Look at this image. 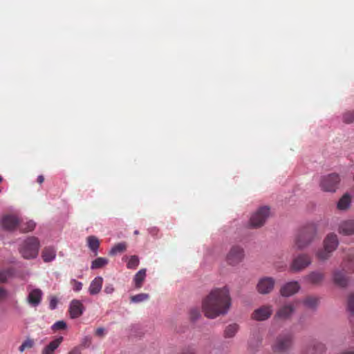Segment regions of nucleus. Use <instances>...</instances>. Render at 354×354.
I'll list each match as a JSON object with an SVG mask.
<instances>
[{
	"mask_svg": "<svg viewBox=\"0 0 354 354\" xmlns=\"http://www.w3.org/2000/svg\"><path fill=\"white\" fill-rule=\"evenodd\" d=\"M338 244L339 241L336 234L333 233L328 234L324 241V248L317 251L316 257L320 261L328 259L337 249Z\"/></svg>",
	"mask_w": 354,
	"mask_h": 354,
	"instance_id": "obj_3",
	"label": "nucleus"
},
{
	"mask_svg": "<svg viewBox=\"0 0 354 354\" xmlns=\"http://www.w3.org/2000/svg\"><path fill=\"white\" fill-rule=\"evenodd\" d=\"M149 299V295L147 293H140L133 295L130 297L131 303H140L147 301Z\"/></svg>",
	"mask_w": 354,
	"mask_h": 354,
	"instance_id": "obj_30",
	"label": "nucleus"
},
{
	"mask_svg": "<svg viewBox=\"0 0 354 354\" xmlns=\"http://www.w3.org/2000/svg\"><path fill=\"white\" fill-rule=\"evenodd\" d=\"M139 258L138 256H131L127 262V267L129 269H136L139 265Z\"/></svg>",
	"mask_w": 354,
	"mask_h": 354,
	"instance_id": "obj_32",
	"label": "nucleus"
},
{
	"mask_svg": "<svg viewBox=\"0 0 354 354\" xmlns=\"http://www.w3.org/2000/svg\"><path fill=\"white\" fill-rule=\"evenodd\" d=\"M347 308L349 312L354 314V292L351 293L348 297Z\"/></svg>",
	"mask_w": 354,
	"mask_h": 354,
	"instance_id": "obj_37",
	"label": "nucleus"
},
{
	"mask_svg": "<svg viewBox=\"0 0 354 354\" xmlns=\"http://www.w3.org/2000/svg\"><path fill=\"white\" fill-rule=\"evenodd\" d=\"M325 351V346L321 342H315L313 351L308 354H322Z\"/></svg>",
	"mask_w": 354,
	"mask_h": 354,
	"instance_id": "obj_33",
	"label": "nucleus"
},
{
	"mask_svg": "<svg viewBox=\"0 0 354 354\" xmlns=\"http://www.w3.org/2000/svg\"><path fill=\"white\" fill-rule=\"evenodd\" d=\"M333 283L339 287L345 288L348 285V279L346 275L345 270H335L333 272Z\"/></svg>",
	"mask_w": 354,
	"mask_h": 354,
	"instance_id": "obj_13",
	"label": "nucleus"
},
{
	"mask_svg": "<svg viewBox=\"0 0 354 354\" xmlns=\"http://www.w3.org/2000/svg\"><path fill=\"white\" fill-rule=\"evenodd\" d=\"M8 292L6 289L0 287V299H4L7 297Z\"/></svg>",
	"mask_w": 354,
	"mask_h": 354,
	"instance_id": "obj_47",
	"label": "nucleus"
},
{
	"mask_svg": "<svg viewBox=\"0 0 354 354\" xmlns=\"http://www.w3.org/2000/svg\"><path fill=\"white\" fill-rule=\"evenodd\" d=\"M341 354H354V352L353 351L344 352V353H342Z\"/></svg>",
	"mask_w": 354,
	"mask_h": 354,
	"instance_id": "obj_50",
	"label": "nucleus"
},
{
	"mask_svg": "<svg viewBox=\"0 0 354 354\" xmlns=\"http://www.w3.org/2000/svg\"><path fill=\"white\" fill-rule=\"evenodd\" d=\"M312 261L307 254H300L293 259L290 269L292 272H299L310 265Z\"/></svg>",
	"mask_w": 354,
	"mask_h": 354,
	"instance_id": "obj_8",
	"label": "nucleus"
},
{
	"mask_svg": "<svg viewBox=\"0 0 354 354\" xmlns=\"http://www.w3.org/2000/svg\"><path fill=\"white\" fill-rule=\"evenodd\" d=\"M19 219L12 215H8L2 219V226L4 229L8 230H12L16 228L19 225Z\"/></svg>",
	"mask_w": 354,
	"mask_h": 354,
	"instance_id": "obj_17",
	"label": "nucleus"
},
{
	"mask_svg": "<svg viewBox=\"0 0 354 354\" xmlns=\"http://www.w3.org/2000/svg\"><path fill=\"white\" fill-rule=\"evenodd\" d=\"M56 257V250L53 247H46L41 252V257L44 262H50Z\"/></svg>",
	"mask_w": 354,
	"mask_h": 354,
	"instance_id": "obj_22",
	"label": "nucleus"
},
{
	"mask_svg": "<svg viewBox=\"0 0 354 354\" xmlns=\"http://www.w3.org/2000/svg\"><path fill=\"white\" fill-rule=\"evenodd\" d=\"M230 306L231 297L226 286L213 289L202 302L204 314L209 319L226 314Z\"/></svg>",
	"mask_w": 354,
	"mask_h": 354,
	"instance_id": "obj_1",
	"label": "nucleus"
},
{
	"mask_svg": "<svg viewBox=\"0 0 354 354\" xmlns=\"http://www.w3.org/2000/svg\"><path fill=\"white\" fill-rule=\"evenodd\" d=\"M86 339H88V340H89V341H90V338H89V337H86Z\"/></svg>",
	"mask_w": 354,
	"mask_h": 354,
	"instance_id": "obj_53",
	"label": "nucleus"
},
{
	"mask_svg": "<svg viewBox=\"0 0 354 354\" xmlns=\"http://www.w3.org/2000/svg\"><path fill=\"white\" fill-rule=\"evenodd\" d=\"M134 234H138V231L136 230V231L134 232Z\"/></svg>",
	"mask_w": 354,
	"mask_h": 354,
	"instance_id": "obj_51",
	"label": "nucleus"
},
{
	"mask_svg": "<svg viewBox=\"0 0 354 354\" xmlns=\"http://www.w3.org/2000/svg\"><path fill=\"white\" fill-rule=\"evenodd\" d=\"M68 354H81V351L79 348L75 347L73 348Z\"/></svg>",
	"mask_w": 354,
	"mask_h": 354,
	"instance_id": "obj_48",
	"label": "nucleus"
},
{
	"mask_svg": "<svg viewBox=\"0 0 354 354\" xmlns=\"http://www.w3.org/2000/svg\"><path fill=\"white\" fill-rule=\"evenodd\" d=\"M345 265L348 270L354 272V257L348 255L346 261H345Z\"/></svg>",
	"mask_w": 354,
	"mask_h": 354,
	"instance_id": "obj_39",
	"label": "nucleus"
},
{
	"mask_svg": "<svg viewBox=\"0 0 354 354\" xmlns=\"http://www.w3.org/2000/svg\"><path fill=\"white\" fill-rule=\"evenodd\" d=\"M295 308V303L286 304L278 309L275 317L281 319H288L292 316Z\"/></svg>",
	"mask_w": 354,
	"mask_h": 354,
	"instance_id": "obj_12",
	"label": "nucleus"
},
{
	"mask_svg": "<svg viewBox=\"0 0 354 354\" xmlns=\"http://www.w3.org/2000/svg\"><path fill=\"white\" fill-rule=\"evenodd\" d=\"M44 181V176L42 175H39L38 177H37V182L39 184H41L43 183V182Z\"/></svg>",
	"mask_w": 354,
	"mask_h": 354,
	"instance_id": "obj_49",
	"label": "nucleus"
},
{
	"mask_svg": "<svg viewBox=\"0 0 354 354\" xmlns=\"http://www.w3.org/2000/svg\"><path fill=\"white\" fill-rule=\"evenodd\" d=\"M88 248L93 252L95 256L97 255V250L100 247V241L95 236H88L86 239Z\"/></svg>",
	"mask_w": 354,
	"mask_h": 354,
	"instance_id": "obj_23",
	"label": "nucleus"
},
{
	"mask_svg": "<svg viewBox=\"0 0 354 354\" xmlns=\"http://www.w3.org/2000/svg\"><path fill=\"white\" fill-rule=\"evenodd\" d=\"M40 247L39 240L33 236L24 240L19 247V252L26 259H35L38 255Z\"/></svg>",
	"mask_w": 354,
	"mask_h": 354,
	"instance_id": "obj_4",
	"label": "nucleus"
},
{
	"mask_svg": "<svg viewBox=\"0 0 354 354\" xmlns=\"http://www.w3.org/2000/svg\"><path fill=\"white\" fill-rule=\"evenodd\" d=\"M293 338L292 333L289 332L280 334L272 345L273 350L278 352L288 351L292 346Z\"/></svg>",
	"mask_w": 354,
	"mask_h": 354,
	"instance_id": "obj_6",
	"label": "nucleus"
},
{
	"mask_svg": "<svg viewBox=\"0 0 354 354\" xmlns=\"http://www.w3.org/2000/svg\"><path fill=\"white\" fill-rule=\"evenodd\" d=\"M340 178L337 174H330L321 178L319 186L324 192H335L338 188Z\"/></svg>",
	"mask_w": 354,
	"mask_h": 354,
	"instance_id": "obj_5",
	"label": "nucleus"
},
{
	"mask_svg": "<svg viewBox=\"0 0 354 354\" xmlns=\"http://www.w3.org/2000/svg\"><path fill=\"white\" fill-rule=\"evenodd\" d=\"M127 249V244L124 242L118 243L115 245L109 252L110 255H115L118 253L123 252Z\"/></svg>",
	"mask_w": 354,
	"mask_h": 354,
	"instance_id": "obj_29",
	"label": "nucleus"
},
{
	"mask_svg": "<svg viewBox=\"0 0 354 354\" xmlns=\"http://www.w3.org/2000/svg\"><path fill=\"white\" fill-rule=\"evenodd\" d=\"M35 340L30 337H27L19 347V351L23 353L27 349H30L35 346Z\"/></svg>",
	"mask_w": 354,
	"mask_h": 354,
	"instance_id": "obj_28",
	"label": "nucleus"
},
{
	"mask_svg": "<svg viewBox=\"0 0 354 354\" xmlns=\"http://www.w3.org/2000/svg\"><path fill=\"white\" fill-rule=\"evenodd\" d=\"M104 291L105 293L110 295V294H112L115 291V288L113 284L108 283V284H106Z\"/></svg>",
	"mask_w": 354,
	"mask_h": 354,
	"instance_id": "obj_44",
	"label": "nucleus"
},
{
	"mask_svg": "<svg viewBox=\"0 0 354 354\" xmlns=\"http://www.w3.org/2000/svg\"><path fill=\"white\" fill-rule=\"evenodd\" d=\"M214 345L212 342H207L204 345L203 351L205 354H211L212 349L214 348Z\"/></svg>",
	"mask_w": 354,
	"mask_h": 354,
	"instance_id": "obj_43",
	"label": "nucleus"
},
{
	"mask_svg": "<svg viewBox=\"0 0 354 354\" xmlns=\"http://www.w3.org/2000/svg\"><path fill=\"white\" fill-rule=\"evenodd\" d=\"M269 215L270 208L268 207L264 206L260 207L252 215L250 219V226L255 228L261 227L264 225Z\"/></svg>",
	"mask_w": 354,
	"mask_h": 354,
	"instance_id": "obj_7",
	"label": "nucleus"
},
{
	"mask_svg": "<svg viewBox=\"0 0 354 354\" xmlns=\"http://www.w3.org/2000/svg\"><path fill=\"white\" fill-rule=\"evenodd\" d=\"M244 250L238 245L232 246L226 256V261L230 266H236L244 259Z\"/></svg>",
	"mask_w": 354,
	"mask_h": 354,
	"instance_id": "obj_9",
	"label": "nucleus"
},
{
	"mask_svg": "<svg viewBox=\"0 0 354 354\" xmlns=\"http://www.w3.org/2000/svg\"><path fill=\"white\" fill-rule=\"evenodd\" d=\"M63 339L64 338L62 336L55 338L42 349L41 354H53L59 346Z\"/></svg>",
	"mask_w": 354,
	"mask_h": 354,
	"instance_id": "obj_20",
	"label": "nucleus"
},
{
	"mask_svg": "<svg viewBox=\"0 0 354 354\" xmlns=\"http://www.w3.org/2000/svg\"><path fill=\"white\" fill-rule=\"evenodd\" d=\"M316 235V227L313 224L303 227L294 240L293 247L301 250L308 247L313 241Z\"/></svg>",
	"mask_w": 354,
	"mask_h": 354,
	"instance_id": "obj_2",
	"label": "nucleus"
},
{
	"mask_svg": "<svg viewBox=\"0 0 354 354\" xmlns=\"http://www.w3.org/2000/svg\"><path fill=\"white\" fill-rule=\"evenodd\" d=\"M105 335V329L104 328H98L95 330V335L100 337H104Z\"/></svg>",
	"mask_w": 354,
	"mask_h": 354,
	"instance_id": "obj_46",
	"label": "nucleus"
},
{
	"mask_svg": "<svg viewBox=\"0 0 354 354\" xmlns=\"http://www.w3.org/2000/svg\"><path fill=\"white\" fill-rule=\"evenodd\" d=\"M71 284L73 286V289L75 292L80 291L82 288V283L77 281L76 279H71Z\"/></svg>",
	"mask_w": 354,
	"mask_h": 354,
	"instance_id": "obj_42",
	"label": "nucleus"
},
{
	"mask_svg": "<svg viewBox=\"0 0 354 354\" xmlns=\"http://www.w3.org/2000/svg\"><path fill=\"white\" fill-rule=\"evenodd\" d=\"M239 330V326L236 324H232L227 326L224 331V336L226 338H230L235 335Z\"/></svg>",
	"mask_w": 354,
	"mask_h": 354,
	"instance_id": "obj_27",
	"label": "nucleus"
},
{
	"mask_svg": "<svg viewBox=\"0 0 354 354\" xmlns=\"http://www.w3.org/2000/svg\"><path fill=\"white\" fill-rule=\"evenodd\" d=\"M272 311V306H262L252 313V318L257 321H265L270 317Z\"/></svg>",
	"mask_w": 354,
	"mask_h": 354,
	"instance_id": "obj_10",
	"label": "nucleus"
},
{
	"mask_svg": "<svg viewBox=\"0 0 354 354\" xmlns=\"http://www.w3.org/2000/svg\"><path fill=\"white\" fill-rule=\"evenodd\" d=\"M339 232L344 235H351L354 233V220L342 222L339 226Z\"/></svg>",
	"mask_w": 354,
	"mask_h": 354,
	"instance_id": "obj_19",
	"label": "nucleus"
},
{
	"mask_svg": "<svg viewBox=\"0 0 354 354\" xmlns=\"http://www.w3.org/2000/svg\"><path fill=\"white\" fill-rule=\"evenodd\" d=\"M35 227V223L32 221H29L26 222L25 224H21L20 225V230L22 232H27L33 230Z\"/></svg>",
	"mask_w": 354,
	"mask_h": 354,
	"instance_id": "obj_36",
	"label": "nucleus"
},
{
	"mask_svg": "<svg viewBox=\"0 0 354 354\" xmlns=\"http://www.w3.org/2000/svg\"><path fill=\"white\" fill-rule=\"evenodd\" d=\"M300 289L297 281H290L284 284L280 289V293L283 297H290L297 293Z\"/></svg>",
	"mask_w": 354,
	"mask_h": 354,
	"instance_id": "obj_14",
	"label": "nucleus"
},
{
	"mask_svg": "<svg viewBox=\"0 0 354 354\" xmlns=\"http://www.w3.org/2000/svg\"><path fill=\"white\" fill-rule=\"evenodd\" d=\"M109 263V260L104 257H98L91 263V268L92 270L103 268Z\"/></svg>",
	"mask_w": 354,
	"mask_h": 354,
	"instance_id": "obj_26",
	"label": "nucleus"
},
{
	"mask_svg": "<svg viewBox=\"0 0 354 354\" xmlns=\"http://www.w3.org/2000/svg\"><path fill=\"white\" fill-rule=\"evenodd\" d=\"M103 278L102 277H95L90 283L88 292L91 295L98 294L102 289Z\"/></svg>",
	"mask_w": 354,
	"mask_h": 354,
	"instance_id": "obj_21",
	"label": "nucleus"
},
{
	"mask_svg": "<svg viewBox=\"0 0 354 354\" xmlns=\"http://www.w3.org/2000/svg\"><path fill=\"white\" fill-rule=\"evenodd\" d=\"M10 277L8 270H0V283H6Z\"/></svg>",
	"mask_w": 354,
	"mask_h": 354,
	"instance_id": "obj_41",
	"label": "nucleus"
},
{
	"mask_svg": "<svg viewBox=\"0 0 354 354\" xmlns=\"http://www.w3.org/2000/svg\"><path fill=\"white\" fill-rule=\"evenodd\" d=\"M42 295V291L40 289H33L29 292L27 300L30 305L37 306L41 302Z\"/></svg>",
	"mask_w": 354,
	"mask_h": 354,
	"instance_id": "obj_18",
	"label": "nucleus"
},
{
	"mask_svg": "<svg viewBox=\"0 0 354 354\" xmlns=\"http://www.w3.org/2000/svg\"><path fill=\"white\" fill-rule=\"evenodd\" d=\"M3 178L2 177L0 176V183L2 181Z\"/></svg>",
	"mask_w": 354,
	"mask_h": 354,
	"instance_id": "obj_52",
	"label": "nucleus"
},
{
	"mask_svg": "<svg viewBox=\"0 0 354 354\" xmlns=\"http://www.w3.org/2000/svg\"><path fill=\"white\" fill-rule=\"evenodd\" d=\"M275 281L272 277L261 278L257 285V290L260 294L266 295L270 293L274 288Z\"/></svg>",
	"mask_w": 354,
	"mask_h": 354,
	"instance_id": "obj_11",
	"label": "nucleus"
},
{
	"mask_svg": "<svg viewBox=\"0 0 354 354\" xmlns=\"http://www.w3.org/2000/svg\"><path fill=\"white\" fill-rule=\"evenodd\" d=\"M84 310V307L80 300L73 299L71 301L68 310L72 319L80 317L83 314Z\"/></svg>",
	"mask_w": 354,
	"mask_h": 354,
	"instance_id": "obj_15",
	"label": "nucleus"
},
{
	"mask_svg": "<svg viewBox=\"0 0 354 354\" xmlns=\"http://www.w3.org/2000/svg\"><path fill=\"white\" fill-rule=\"evenodd\" d=\"M325 277L324 272L320 271H313L305 277V280L313 285L318 286L322 283Z\"/></svg>",
	"mask_w": 354,
	"mask_h": 354,
	"instance_id": "obj_16",
	"label": "nucleus"
},
{
	"mask_svg": "<svg viewBox=\"0 0 354 354\" xmlns=\"http://www.w3.org/2000/svg\"><path fill=\"white\" fill-rule=\"evenodd\" d=\"M351 198L348 194H345L337 203V208L340 210L347 209L351 205Z\"/></svg>",
	"mask_w": 354,
	"mask_h": 354,
	"instance_id": "obj_25",
	"label": "nucleus"
},
{
	"mask_svg": "<svg viewBox=\"0 0 354 354\" xmlns=\"http://www.w3.org/2000/svg\"><path fill=\"white\" fill-rule=\"evenodd\" d=\"M343 120L348 124L354 122V111L345 112L343 115Z\"/></svg>",
	"mask_w": 354,
	"mask_h": 354,
	"instance_id": "obj_38",
	"label": "nucleus"
},
{
	"mask_svg": "<svg viewBox=\"0 0 354 354\" xmlns=\"http://www.w3.org/2000/svg\"><path fill=\"white\" fill-rule=\"evenodd\" d=\"M66 323L64 321H57L52 326V330L57 331L66 328Z\"/></svg>",
	"mask_w": 354,
	"mask_h": 354,
	"instance_id": "obj_40",
	"label": "nucleus"
},
{
	"mask_svg": "<svg viewBox=\"0 0 354 354\" xmlns=\"http://www.w3.org/2000/svg\"><path fill=\"white\" fill-rule=\"evenodd\" d=\"M57 302V299L55 297H52L50 300L49 308L51 310L56 308Z\"/></svg>",
	"mask_w": 354,
	"mask_h": 354,
	"instance_id": "obj_45",
	"label": "nucleus"
},
{
	"mask_svg": "<svg viewBox=\"0 0 354 354\" xmlns=\"http://www.w3.org/2000/svg\"><path fill=\"white\" fill-rule=\"evenodd\" d=\"M179 354H197V352L193 345H185L180 348Z\"/></svg>",
	"mask_w": 354,
	"mask_h": 354,
	"instance_id": "obj_34",
	"label": "nucleus"
},
{
	"mask_svg": "<svg viewBox=\"0 0 354 354\" xmlns=\"http://www.w3.org/2000/svg\"><path fill=\"white\" fill-rule=\"evenodd\" d=\"M189 319L192 322H196L201 317V312L198 308H192L189 310Z\"/></svg>",
	"mask_w": 354,
	"mask_h": 354,
	"instance_id": "obj_35",
	"label": "nucleus"
},
{
	"mask_svg": "<svg viewBox=\"0 0 354 354\" xmlns=\"http://www.w3.org/2000/svg\"><path fill=\"white\" fill-rule=\"evenodd\" d=\"M304 304L310 308H314L318 305L319 299L317 297L308 296L304 300Z\"/></svg>",
	"mask_w": 354,
	"mask_h": 354,
	"instance_id": "obj_31",
	"label": "nucleus"
},
{
	"mask_svg": "<svg viewBox=\"0 0 354 354\" xmlns=\"http://www.w3.org/2000/svg\"><path fill=\"white\" fill-rule=\"evenodd\" d=\"M146 269L142 268L135 274L133 282L136 288L139 289L142 286V283L146 278Z\"/></svg>",
	"mask_w": 354,
	"mask_h": 354,
	"instance_id": "obj_24",
	"label": "nucleus"
}]
</instances>
